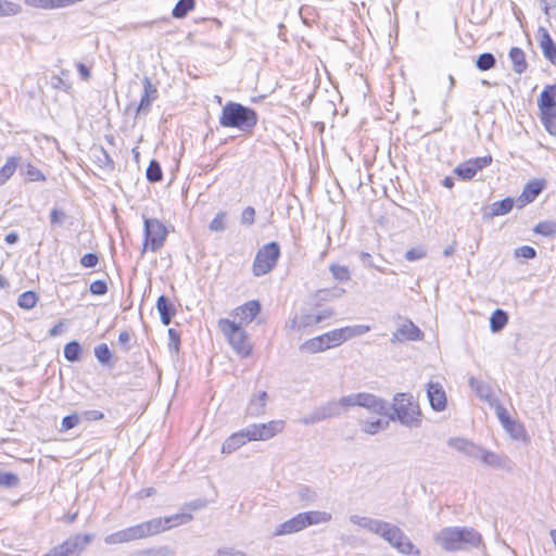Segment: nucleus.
Instances as JSON below:
<instances>
[{"mask_svg":"<svg viewBox=\"0 0 556 556\" xmlns=\"http://www.w3.org/2000/svg\"><path fill=\"white\" fill-rule=\"evenodd\" d=\"M349 520L351 523L362 529L368 530L369 532L380 535L399 552L407 555L414 553L413 543L397 526L391 525L380 519H375L356 514L351 515L349 517ZM415 554H419V551H416Z\"/></svg>","mask_w":556,"mask_h":556,"instance_id":"f257e3e1","label":"nucleus"},{"mask_svg":"<svg viewBox=\"0 0 556 556\" xmlns=\"http://www.w3.org/2000/svg\"><path fill=\"white\" fill-rule=\"evenodd\" d=\"M434 541L445 551H458L478 547L482 536L473 528L448 527L440 530Z\"/></svg>","mask_w":556,"mask_h":556,"instance_id":"f03ea898","label":"nucleus"},{"mask_svg":"<svg viewBox=\"0 0 556 556\" xmlns=\"http://www.w3.org/2000/svg\"><path fill=\"white\" fill-rule=\"evenodd\" d=\"M219 124L223 127L237 128L241 131L251 132L257 124L256 112L237 102H227L219 116Z\"/></svg>","mask_w":556,"mask_h":556,"instance_id":"7ed1b4c3","label":"nucleus"},{"mask_svg":"<svg viewBox=\"0 0 556 556\" xmlns=\"http://www.w3.org/2000/svg\"><path fill=\"white\" fill-rule=\"evenodd\" d=\"M393 414L390 420H397L407 428H418L421 425V412L417 403L414 402L412 395L405 393H396L393 399Z\"/></svg>","mask_w":556,"mask_h":556,"instance_id":"20e7f679","label":"nucleus"},{"mask_svg":"<svg viewBox=\"0 0 556 556\" xmlns=\"http://www.w3.org/2000/svg\"><path fill=\"white\" fill-rule=\"evenodd\" d=\"M242 327L237 325V321L227 318L218 320V329L226 337L230 346L241 357H248L252 353V345L247 331Z\"/></svg>","mask_w":556,"mask_h":556,"instance_id":"39448f33","label":"nucleus"},{"mask_svg":"<svg viewBox=\"0 0 556 556\" xmlns=\"http://www.w3.org/2000/svg\"><path fill=\"white\" fill-rule=\"evenodd\" d=\"M339 405L342 414L349 408L359 406L377 415H387L388 404L382 399L367 392L352 393L340 397Z\"/></svg>","mask_w":556,"mask_h":556,"instance_id":"423d86ee","label":"nucleus"},{"mask_svg":"<svg viewBox=\"0 0 556 556\" xmlns=\"http://www.w3.org/2000/svg\"><path fill=\"white\" fill-rule=\"evenodd\" d=\"M143 235L142 254L146 253L147 250H151L152 252L159 251L164 245L168 231L165 225L157 218H144Z\"/></svg>","mask_w":556,"mask_h":556,"instance_id":"0eeeda50","label":"nucleus"},{"mask_svg":"<svg viewBox=\"0 0 556 556\" xmlns=\"http://www.w3.org/2000/svg\"><path fill=\"white\" fill-rule=\"evenodd\" d=\"M280 256V248L277 242H269L263 245L256 253L252 273L256 277L264 276L271 271L277 265Z\"/></svg>","mask_w":556,"mask_h":556,"instance_id":"6e6552de","label":"nucleus"},{"mask_svg":"<svg viewBox=\"0 0 556 556\" xmlns=\"http://www.w3.org/2000/svg\"><path fill=\"white\" fill-rule=\"evenodd\" d=\"M93 534L77 533L71 535L67 540L58 546L52 547L42 556H81L86 547L92 542Z\"/></svg>","mask_w":556,"mask_h":556,"instance_id":"1a4fd4ad","label":"nucleus"},{"mask_svg":"<svg viewBox=\"0 0 556 556\" xmlns=\"http://www.w3.org/2000/svg\"><path fill=\"white\" fill-rule=\"evenodd\" d=\"M152 526L153 525H149L148 521H143L141 523L118 530L105 535L104 543L108 545H118L151 536V529L153 528Z\"/></svg>","mask_w":556,"mask_h":556,"instance_id":"9d476101","label":"nucleus"},{"mask_svg":"<svg viewBox=\"0 0 556 556\" xmlns=\"http://www.w3.org/2000/svg\"><path fill=\"white\" fill-rule=\"evenodd\" d=\"M333 314L331 308H325L318 311L317 313H312L308 311H302L300 314L295 315L290 323L287 325L290 329L296 332H307L314 326L324 321L325 319L331 317Z\"/></svg>","mask_w":556,"mask_h":556,"instance_id":"9b49d317","label":"nucleus"},{"mask_svg":"<svg viewBox=\"0 0 556 556\" xmlns=\"http://www.w3.org/2000/svg\"><path fill=\"white\" fill-rule=\"evenodd\" d=\"M285 428L283 420H271L266 424H253L245 428V434L251 441H266L280 433Z\"/></svg>","mask_w":556,"mask_h":556,"instance_id":"f8f14e48","label":"nucleus"},{"mask_svg":"<svg viewBox=\"0 0 556 556\" xmlns=\"http://www.w3.org/2000/svg\"><path fill=\"white\" fill-rule=\"evenodd\" d=\"M340 415H342V412L339 401L332 400L315 408L311 414L304 416L301 419V422L303 425H314L321 420L339 417Z\"/></svg>","mask_w":556,"mask_h":556,"instance_id":"ddd939ff","label":"nucleus"},{"mask_svg":"<svg viewBox=\"0 0 556 556\" xmlns=\"http://www.w3.org/2000/svg\"><path fill=\"white\" fill-rule=\"evenodd\" d=\"M340 342L334 330L328 331L321 336L308 339L300 349L309 353H319L331 348L339 346Z\"/></svg>","mask_w":556,"mask_h":556,"instance_id":"4468645a","label":"nucleus"},{"mask_svg":"<svg viewBox=\"0 0 556 556\" xmlns=\"http://www.w3.org/2000/svg\"><path fill=\"white\" fill-rule=\"evenodd\" d=\"M193 519L189 513H179L164 518H153L148 520L149 525H153L151 529L152 535L159 534L174 527L186 525Z\"/></svg>","mask_w":556,"mask_h":556,"instance_id":"2eb2a0df","label":"nucleus"},{"mask_svg":"<svg viewBox=\"0 0 556 556\" xmlns=\"http://www.w3.org/2000/svg\"><path fill=\"white\" fill-rule=\"evenodd\" d=\"M492 163L491 155H484L480 157L469 159L462 164H459L454 173L462 178L463 180H470L476 176V174L489 166Z\"/></svg>","mask_w":556,"mask_h":556,"instance_id":"dca6fc26","label":"nucleus"},{"mask_svg":"<svg viewBox=\"0 0 556 556\" xmlns=\"http://www.w3.org/2000/svg\"><path fill=\"white\" fill-rule=\"evenodd\" d=\"M479 460L488 467L506 471H511L515 467V464L507 455L494 453L484 447L481 450Z\"/></svg>","mask_w":556,"mask_h":556,"instance_id":"f3484780","label":"nucleus"},{"mask_svg":"<svg viewBox=\"0 0 556 556\" xmlns=\"http://www.w3.org/2000/svg\"><path fill=\"white\" fill-rule=\"evenodd\" d=\"M421 330L412 321L405 320L399 328L392 333L391 342L399 343L404 341H417L422 339Z\"/></svg>","mask_w":556,"mask_h":556,"instance_id":"a211bd4d","label":"nucleus"},{"mask_svg":"<svg viewBox=\"0 0 556 556\" xmlns=\"http://www.w3.org/2000/svg\"><path fill=\"white\" fill-rule=\"evenodd\" d=\"M261 312V304L256 300L249 301L241 306H238L231 313L235 318H238L237 325H249Z\"/></svg>","mask_w":556,"mask_h":556,"instance_id":"6ab92c4d","label":"nucleus"},{"mask_svg":"<svg viewBox=\"0 0 556 556\" xmlns=\"http://www.w3.org/2000/svg\"><path fill=\"white\" fill-rule=\"evenodd\" d=\"M427 396L433 410L442 412L446 408L447 397L440 382L430 381L427 384Z\"/></svg>","mask_w":556,"mask_h":556,"instance_id":"aec40b11","label":"nucleus"},{"mask_svg":"<svg viewBox=\"0 0 556 556\" xmlns=\"http://www.w3.org/2000/svg\"><path fill=\"white\" fill-rule=\"evenodd\" d=\"M143 94L141 96L140 102L137 106L136 114H147L150 112L152 102L157 99V89L152 84L149 77H144L143 80Z\"/></svg>","mask_w":556,"mask_h":556,"instance_id":"412c9836","label":"nucleus"},{"mask_svg":"<svg viewBox=\"0 0 556 556\" xmlns=\"http://www.w3.org/2000/svg\"><path fill=\"white\" fill-rule=\"evenodd\" d=\"M544 184L540 180H532L528 182L521 194L516 200L517 206L522 207L528 203L533 202L536 197L542 192Z\"/></svg>","mask_w":556,"mask_h":556,"instance_id":"4be33fe9","label":"nucleus"},{"mask_svg":"<svg viewBox=\"0 0 556 556\" xmlns=\"http://www.w3.org/2000/svg\"><path fill=\"white\" fill-rule=\"evenodd\" d=\"M305 528H306V526H305L302 513H299L291 519L280 523L276 528L274 535L278 536V535L292 534V533H296Z\"/></svg>","mask_w":556,"mask_h":556,"instance_id":"5701e85b","label":"nucleus"},{"mask_svg":"<svg viewBox=\"0 0 556 556\" xmlns=\"http://www.w3.org/2000/svg\"><path fill=\"white\" fill-rule=\"evenodd\" d=\"M538 105L540 109L541 121L545 127V129L551 135H556V109L555 105H544L542 100H538Z\"/></svg>","mask_w":556,"mask_h":556,"instance_id":"b1692460","label":"nucleus"},{"mask_svg":"<svg viewBox=\"0 0 556 556\" xmlns=\"http://www.w3.org/2000/svg\"><path fill=\"white\" fill-rule=\"evenodd\" d=\"M515 201L513 198H505L501 201L493 202L488 211L483 213L484 218H493L508 214L514 207Z\"/></svg>","mask_w":556,"mask_h":556,"instance_id":"393cba45","label":"nucleus"},{"mask_svg":"<svg viewBox=\"0 0 556 556\" xmlns=\"http://www.w3.org/2000/svg\"><path fill=\"white\" fill-rule=\"evenodd\" d=\"M248 441H251L248 439V435L245 434V428L240 430L239 432H236L228 437L222 446V453L224 454H230L235 451H237L239 447L244 445Z\"/></svg>","mask_w":556,"mask_h":556,"instance_id":"a878e982","label":"nucleus"},{"mask_svg":"<svg viewBox=\"0 0 556 556\" xmlns=\"http://www.w3.org/2000/svg\"><path fill=\"white\" fill-rule=\"evenodd\" d=\"M469 386L481 400L493 404V391L489 383L475 377L469 378Z\"/></svg>","mask_w":556,"mask_h":556,"instance_id":"bb28decb","label":"nucleus"},{"mask_svg":"<svg viewBox=\"0 0 556 556\" xmlns=\"http://www.w3.org/2000/svg\"><path fill=\"white\" fill-rule=\"evenodd\" d=\"M267 401V393L265 391L258 392L257 395L252 397L247 406V414L252 417H258L265 413Z\"/></svg>","mask_w":556,"mask_h":556,"instance_id":"cd10ccee","label":"nucleus"},{"mask_svg":"<svg viewBox=\"0 0 556 556\" xmlns=\"http://www.w3.org/2000/svg\"><path fill=\"white\" fill-rule=\"evenodd\" d=\"M156 308L161 317V321L167 326L170 324L172 318L175 314V307L168 302L165 295L159 296L156 301Z\"/></svg>","mask_w":556,"mask_h":556,"instance_id":"c85d7f7f","label":"nucleus"},{"mask_svg":"<svg viewBox=\"0 0 556 556\" xmlns=\"http://www.w3.org/2000/svg\"><path fill=\"white\" fill-rule=\"evenodd\" d=\"M306 528L314 525H320L329 522L332 519V515L328 511L311 510L302 513Z\"/></svg>","mask_w":556,"mask_h":556,"instance_id":"c756f323","label":"nucleus"},{"mask_svg":"<svg viewBox=\"0 0 556 556\" xmlns=\"http://www.w3.org/2000/svg\"><path fill=\"white\" fill-rule=\"evenodd\" d=\"M509 59L513 63V70L517 74H522L527 70L528 64L526 61V55H525V52L520 48H518V47L511 48L509 51Z\"/></svg>","mask_w":556,"mask_h":556,"instance_id":"7c9ffc66","label":"nucleus"},{"mask_svg":"<svg viewBox=\"0 0 556 556\" xmlns=\"http://www.w3.org/2000/svg\"><path fill=\"white\" fill-rule=\"evenodd\" d=\"M541 48L544 56L553 64L556 65V45L551 38L549 34L544 30L541 39Z\"/></svg>","mask_w":556,"mask_h":556,"instance_id":"2f4dec72","label":"nucleus"},{"mask_svg":"<svg viewBox=\"0 0 556 556\" xmlns=\"http://www.w3.org/2000/svg\"><path fill=\"white\" fill-rule=\"evenodd\" d=\"M508 323V315L503 309H495L490 317V328L492 332H500Z\"/></svg>","mask_w":556,"mask_h":556,"instance_id":"473e14b6","label":"nucleus"},{"mask_svg":"<svg viewBox=\"0 0 556 556\" xmlns=\"http://www.w3.org/2000/svg\"><path fill=\"white\" fill-rule=\"evenodd\" d=\"M18 164H20V157H17V156L8 157L5 164L0 168V185L5 184L7 180H9L13 176Z\"/></svg>","mask_w":556,"mask_h":556,"instance_id":"72a5a7b5","label":"nucleus"},{"mask_svg":"<svg viewBox=\"0 0 556 556\" xmlns=\"http://www.w3.org/2000/svg\"><path fill=\"white\" fill-rule=\"evenodd\" d=\"M22 12V5L10 0H0V18L18 15Z\"/></svg>","mask_w":556,"mask_h":556,"instance_id":"f704fd0d","label":"nucleus"},{"mask_svg":"<svg viewBox=\"0 0 556 556\" xmlns=\"http://www.w3.org/2000/svg\"><path fill=\"white\" fill-rule=\"evenodd\" d=\"M194 8V0H179L173 9V16L176 18L185 17Z\"/></svg>","mask_w":556,"mask_h":556,"instance_id":"c9c22d12","label":"nucleus"},{"mask_svg":"<svg viewBox=\"0 0 556 556\" xmlns=\"http://www.w3.org/2000/svg\"><path fill=\"white\" fill-rule=\"evenodd\" d=\"M81 354V346L77 341H71L64 346V357L68 362H77Z\"/></svg>","mask_w":556,"mask_h":556,"instance_id":"e433bc0d","label":"nucleus"},{"mask_svg":"<svg viewBox=\"0 0 556 556\" xmlns=\"http://www.w3.org/2000/svg\"><path fill=\"white\" fill-rule=\"evenodd\" d=\"M534 232L544 237H555L556 236V222L553 220H544L540 222L535 228Z\"/></svg>","mask_w":556,"mask_h":556,"instance_id":"4c0bfd02","label":"nucleus"},{"mask_svg":"<svg viewBox=\"0 0 556 556\" xmlns=\"http://www.w3.org/2000/svg\"><path fill=\"white\" fill-rule=\"evenodd\" d=\"M388 426H389V420L378 418L372 421H366L363 425V431L368 434H376L379 431L387 429Z\"/></svg>","mask_w":556,"mask_h":556,"instance_id":"58836bf2","label":"nucleus"},{"mask_svg":"<svg viewBox=\"0 0 556 556\" xmlns=\"http://www.w3.org/2000/svg\"><path fill=\"white\" fill-rule=\"evenodd\" d=\"M496 59L495 56L490 52H484L480 54L476 61V66L480 71H489L495 66Z\"/></svg>","mask_w":556,"mask_h":556,"instance_id":"ea45409f","label":"nucleus"},{"mask_svg":"<svg viewBox=\"0 0 556 556\" xmlns=\"http://www.w3.org/2000/svg\"><path fill=\"white\" fill-rule=\"evenodd\" d=\"M495 408H496V415L504 428H506L507 430L513 432L516 427H519V425H517L514 420L510 419L505 407H503L502 405L498 404V405H496Z\"/></svg>","mask_w":556,"mask_h":556,"instance_id":"a19ab883","label":"nucleus"},{"mask_svg":"<svg viewBox=\"0 0 556 556\" xmlns=\"http://www.w3.org/2000/svg\"><path fill=\"white\" fill-rule=\"evenodd\" d=\"M37 301H38V296L35 292L25 291L18 296L17 304L22 308L30 309V308L35 307Z\"/></svg>","mask_w":556,"mask_h":556,"instance_id":"79ce46f5","label":"nucleus"},{"mask_svg":"<svg viewBox=\"0 0 556 556\" xmlns=\"http://www.w3.org/2000/svg\"><path fill=\"white\" fill-rule=\"evenodd\" d=\"M329 269L333 278L340 282L348 281L351 279V273L346 266L331 264Z\"/></svg>","mask_w":556,"mask_h":556,"instance_id":"37998d69","label":"nucleus"},{"mask_svg":"<svg viewBox=\"0 0 556 556\" xmlns=\"http://www.w3.org/2000/svg\"><path fill=\"white\" fill-rule=\"evenodd\" d=\"M163 177L161 165L152 160L147 168V179L151 182L160 181Z\"/></svg>","mask_w":556,"mask_h":556,"instance_id":"c03bdc74","label":"nucleus"},{"mask_svg":"<svg viewBox=\"0 0 556 556\" xmlns=\"http://www.w3.org/2000/svg\"><path fill=\"white\" fill-rule=\"evenodd\" d=\"M539 100H542L545 106L546 104L556 106V83L552 86H546L541 92Z\"/></svg>","mask_w":556,"mask_h":556,"instance_id":"a18cd8bd","label":"nucleus"},{"mask_svg":"<svg viewBox=\"0 0 556 556\" xmlns=\"http://www.w3.org/2000/svg\"><path fill=\"white\" fill-rule=\"evenodd\" d=\"M94 356L97 357L99 363H101L103 365L109 364V362L112 357V354H111V351H110L108 344L102 343V344L97 345L94 348Z\"/></svg>","mask_w":556,"mask_h":556,"instance_id":"49530a36","label":"nucleus"},{"mask_svg":"<svg viewBox=\"0 0 556 556\" xmlns=\"http://www.w3.org/2000/svg\"><path fill=\"white\" fill-rule=\"evenodd\" d=\"M298 495L305 503H314L317 500V492L307 485H302L298 491Z\"/></svg>","mask_w":556,"mask_h":556,"instance_id":"de8ad7c7","label":"nucleus"},{"mask_svg":"<svg viewBox=\"0 0 556 556\" xmlns=\"http://www.w3.org/2000/svg\"><path fill=\"white\" fill-rule=\"evenodd\" d=\"M225 218H226L225 212L217 213L216 216L212 219V222L208 225L210 230L216 231V232L224 231L226 228Z\"/></svg>","mask_w":556,"mask_h":556,"instance_id":"09e8293b","label":"nucleus"},{"mask_svg":"<svg viewBox=\"0 0 556 556\" xmlns=\"http://www.w3.org/2000/svg\"><path fill=\"white\" fill-rule=\"evenodd\" d=\"M20 482L18 477L12 472H4L0 470V485L12 488L16 486Z\"/></svg>","mask_w":556,"mask_h":556,"instance_id":"8fccbe9b","label":"nucleus"},{"mask_svg":"<svg viewBox=\"0 0 556 556\" xmlns=\"http://www.w3.org/2000/svg\"><path fill=\"white\" fill-rule=\"evenodd\" d=\"M80 421V416L77 415V414H73V415H67L65 416L63 419H62V424H61V431L64 432V431H67L70 429H73L75 428Z\"/></svg>","mask_w":556,"mask_h":556,"instance_id":"3c124183","label":"nucleus"},{"mask_svg":"<svg viewBox=\"0 0 556 556\" xmlns=\"http://www.w3.org/2000/svg\"><path fill=\"white\" fill-rule=\"evenodd\" d=\"M536 256V251L530 245H522L515 250V257L532 260Z\"/></svg>","mask_w":556,"mask_h":556,"instance_id":"603ef678","label":"nucleus"},{"mask_svg":"<svg viewBox=\"0 0 556 556\" xmlns=\"http://www.w3.org/2000/svg\"><path fill=\"white\" fill-rule=\"evenodd\" d=\"M168 349L174 353L179 352L180 337L175 329H168Z\"/></svg>","mask_w":556,"mask_h":556,"instance_id":"864d4df0","label":"nucleus"},{"mask_svg":"<svg viewBox=\"0 0 556 556\" xmlns=\"http://www.w3.org/2000/svg\"><path fill=\"white\" fill-rule=\"evenodd\" d=\"M481 450H482V446H480L471 441H468V443L466 444V446L463 451V454L470 458L479 459Z\"/></svg>","mask_w":556,"mask_h":556,"instance_id":"5fc2aeb1","label":"nucleus"},{"mask_svg":"<svg viewBox=\"0 0 556 556\" xmlns=\"http://www.w3.org/2000/svg\"><path fill=\"white\" fill-rule=\"evenodd\" d=\"M426 256V251L424 248H413L406 251L405 258L409 262L421 260Z\"/></svg>","mask_w":556,"mask_h":556,"instance_id":"6e6d98bb","label":"nucleus"},{"mask_svg":"<svg viewBox=\"0 0 556 556\" xmlns=\"http://www.w3.org/2000/svg\"><path fill=\"white\" fill-rule=\"evenodd\" d=\"M334 331L337 332L340 344L348 341L349 339L354 338L353 326L334 329Z\"/></svg>","mask_w":556,"mask_h":556,"instance_id":"4d7b16f0","label":"nucleus"},{"mask_svg":"<svg viewBox=\"0 0 556 556\" xmlns=\"http://www.w3.org/2000/svg\"><path fill=\"white\" fill-rule=\"evenodd\" d=\"M89 290L94 295H103L108 292V286L104 280H94L90 283Z\"/></svg>","mask_w":556,"mask_h":556,"instance_id":"13d9d810","label":"nucleus"},{"mask_svg":"<svg viewBox=\"0 0 556 556\" xmlns=\"http://www.w3.org/2000/svg\"><path fill=\"white\" fill-rule=\"evenodd\" d=\"M24 3L30 8L53 10L52 0H24Z\"/></svg>","mask_w":556,"mask_h":556,"instance_id":"bf43d9fd","label":"nucleus"},{"mask_svg":"<svg viewBox=\"0 0 556 556\" xmlns=\"http://www.w3.org/2000/svg\"><path fill=\"white\" fill-rule=\"evenodd\" d=\"M25 174L31 181L45 180L43 174L37 167L33 166L31 164H27Z\"/></svg>","mask_w":556,"mask_h":556,"instance_id":"052dcab7","label":"nucleus"},{"mask_svg":"<svg viewBox=\"0 0 556 556\" xmlns=\"http://www.w3.org/2000/svg\"><path fill=\"white\" fill-rule=\"evenodd\" d=\"M99 262V257L96 253H87L81 256L80 265L86 268L94 267Z\"/></svg>","mask_w":556,"mask_h":556,"instance_id":"680f3d73","label":"nucleus"},{"mask_svg":"<svg viewBox=\"0 0 556 556\" xmlns=\"http://www.w3.org/2000/svg\"><path fill=\"white\" fill-rule=\"evenodd\" d=\"M469 440L467 439H464V438H451L448 439L447 441V445L460 453H463L466 444L468 443Z\"/></svg>","mask_w":556,"mask_h":556,"instance_id":"e2e57ef3","label":"nucleus"},{"mask_svg":"<svg viewBox=\"0 0 556 556\" xmlns=\"http://www.w3.org/2000/svg\"><path fill=\"white\" fill-rule=\"evenodd\" d=\"M255 218V210L252 206H248L243 210L241 215V223L245 225H252Z\"/></svg>","mask_w":556,"mask_h":556,"instance_id":"0e129e2a","label":"nucleus"},{"mask_svg":"<svg viewBox=\"0 0 556 556\" xmlns=\"http://www.w3.org/2000/svg\"><path fill=\"white\" fill-rule=\"evenodd\" d=\"M80 418L89 421H96L103 418V413L97 409L85 410L81 413Z\"/></svg>","mask_w":556,"mask_h":556,"instance_id":"69168bd1","label":"nucleus"},{"mask_svg":"<svg viewBox=\"0 0 556 556\" xmlns=\"http://www.w3.org/2000/svg\"><path fill=\"white\" fill-rule=\"evenodd\" d=\"M217 556H248L244 552L231 547L218 548Z\"/></svg>","mask_w":556,"mask_h":556,"instance_id":"338daca9","label":"nucleus"},{"mask_svg":"<svg viewBox=\"0 0 556 556\" xmlns=\"http://www.w3.org/2000/svg\"><path fill=\"white\" fill-rule=\"evenodd\" d=\"M206 505H207L206 500L198 498V500H194V501H191V502L185 504L184 508L189 509V510H199V509L206 507Z\"/></svg>","mask_w":556,"mask_h":556,"instance_id":"774afa93","label":"nucleus"}]
</instances>
